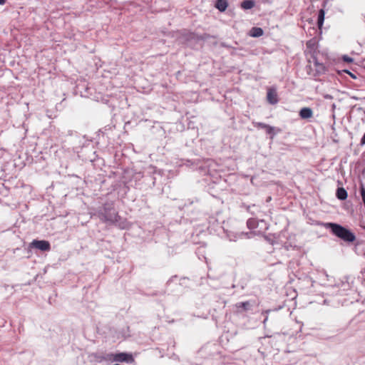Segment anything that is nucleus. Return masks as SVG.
Returning <instances> with one entry per match:
<instances>
[{"label": "nucleus", "instance_id": "nucleus-2", "mask_svg": "<svg viewBox=\"0 0 365 365\" xmlns=\"http://www.w3.org/2000/svg\"><path fill=\"white\" fill-rule=\"evenodd\" d=\"M308 73L313 76H317L324 73L326 71V67L323 63H320L318 60L317 56L308 58Z\"/></svg>", "mask_w": 365, "mask_h": 365}, {"label": "nucleus", "instance_id": "nucleus-6", "mask_svg": "<svg viewBox=\"0 0 365 365\" xmlns=\"http://www.w3.org/2000/svg\"><path fill=\"white\" fill-rule=\"evenodd\" d=\"M31 247L40 250L41 251H49L51 245L48 241L34 240L31 243Z\"/></svg>", "mask_w": 365, "mask_h": 365}, {"label": "nucleus", "instance_id": "nucleus-19", "mask_svg": "<svg viewBox=\"0 0 365 365\" xmlns=\"http://www.w3.org/2000/svg\"><path fill=\"white\" fill-rule=\"evenodd\" d=\"M266 131L268 134L273 133L274 128L268 125L266 128Z\"/></svg>", "mask_w": 365, "mask_h": 365}, {"label": "nucleus", "instance_id": "nucleus-11", "mask_svg": "<svg viewBox=\"0 0 365 365\" xmlns=\"http://www.w3.org/2000/svg\"><path fill=\"white\" fill-rule=\"evenodd\" d=\"M267 101L270 104H276L279 99L277 96V93H267Z\"/></svg>", "mask_w": 365, "mask_h": 365}, {"label": "nucleus", "instance_id": "nucleus-26", "mask_svg": "<svg viewBox=\"0 0 365 365\" xmlns=\"http://www.w3.org/2000/svg\"><path fill=\"white\" fill-rule=\"evenodd\" d=\"M114 365H119V364H114Z\"/></svg>", "mask_w": 365, "mask_h": 365}, {"label": "nucleus", "instance_id": "nucleus-4", "mask_svg": "<svg viewBox=\"0 0 365 365\" xmlns=\"http://www.w3.org/2000/svg\"><path fill=\"white\" fill-rule=\"evenodd\" d=\"M101 220L104 222L114 224L118 222V220H120V217L115 211H113L112 212H107L106 211L105 213L102 215Z\"/></svg>", "mask_w": 365, "mask_h": 365}, {"label": "nucleus", "instance_id": "nucleus-3", "mask_svg": "<svg viewBox=\"0 0 365 365\" xmlns=\"http://www.w3.org/2000/svg\"><path fill=\"white\" fill-rule=\"evenodd\" d=\"M307 49L304 51L306 56L308 58H313L314 56H317L318 51H317V43L314 39H311L308 41L306 43Z\"/></svg>", "mask_w": 365, "mask_h": 365}, {"label": "nucleus", "instance_id": "nucleus-15", "mask_svg": "<svg viewBox=\"0 0 365 365\" xmlns=\"http://www.w3.org/2000/svg\"><path fill=\"white\" fill-rule=\"evenodd\" d=\"M114 225L120 229H126L129 227V222L125 219L121 217L120 220H118V222L114 223Z\"/></svg>", "mask_w": 365, "mask_h": 365}, {"label": "nucleus", "instance_id": "nucleus-20", "mask_svg": "<svg viewBox=\"0 0 365 365\" xmlns=\"http://www.w3.org/2000/svg\"><path fill=\"white\" fill-rule=\"evenodd\" d=\"M267 125H267V124H265V123H257L256 124V126H257V128H264V129H266V128H267Z\"/></svg>", "mask_w": 365, "mask_h": 365}, {"label": "nucleus", "instance_id": "nucleus-9", "mask_svg": "<svg viewBox=\"0 0 365 365\" xmlns=\"http://www.w3.org/2000/svg\"><path fill=\"white\" fill-rule=\"evenodd\" d=\"M252 307V303L250 301L238 302L235 304V307L237 309H242L244 311H247L250 309Z\"/></svg>", "mask_w": 365, "mask_h": 365}, {"label": "nucleus", "instance_id": "nucleus-22", "mask_svg": "<svg viewBox=\"0 0 365 365\" xmlns=\"http://www.w3.org/2000/svg\"><path fill=\"white\" fill-rule=\"evenodd\" d=\"M6 3V0H0V5H4Z\"/></svg>", "mask_w": 365, "mask_h": 365}, {"label": "nucleus", "instance_id": "nucleus-13", "mask_svg": "<svg viewBox=\"0 0 365 365\" xmlns=\"http://www.w3.org/2000/svg\"><path fill=\"white\" fill-rule=\"evenodd\" d=\"M336 197L339 200H345L347 197V192L343 187H339L336 190Z\"/></svg>", "mask_w": 365, "mask_h": 365}, {"label": "nucleus", "instance_id": "nucleus-25", "mask_svg": "<svg viewBox=\"0 0 365 365\" xmlns=\"http://www.w3.org/2000/svg\"><path fill=\"white\" fill-rule=\"evenodd\" d=\"M325 97L326 98H330V96L329 95H327Z\"/></svg>", "mask_w": 365, "mask_h": 365}, {"label": "nucleus", "instance_id": "nucleus-16", "mask_svg": "<svg viewBox=\"0 0 365 365\" xmlns=\"http://www.w3.org/2000/svg\"><path fill=\"white\" fill-rule=\"evenodd\" d=\"M257 221L254 219L251 218L247 220V225L249 229H255L257 226Z\"/></svg>", "mask_w": 365, "mask_h": 365}, {"label": "nucleus", "instance_id": "nucleus-21", "mask_svg": "<svg viewBox=\"0 0 365 365\" xmlns=\"http://www.w3.org/2000/svg\"><path fill=\"white\" fill-rule=\"evenodd\" d=\"M361 145L365 144V134H364V135L361 137Z\"/></svg>", "mask_w": 365, "mask_h": 365}, {"label": "nucleus", "instance_id": "nucleus-10", "mask_svg": "<svg viewBox=\"0 0 365 365\" xmlns=\"http://www.w3.org/2000/svg\"><path fill=\"white\" fill-rule=\"evenodd\" d=\"M228 4L227 0H217L215 7L220 11H225L227 8Z\"/></svg>", "mask_w": 365, "mask_h": 365}, {"label": "nucleus", "instance_id": "nucleus-23", "mask_svg": "<svg viewBox=\"0 0 365 365\" xmlns=\"http://www.w3.org/2000/svg\"><path fill=\"white\" fill-rule=\"evenodd\" d=\"M345 71V72H346V73H349L351 77L355 78V76H354L352 73H351L350 72H349L348 71Z\"/></svg>", "mask_w": 365, "mask_h": 365}, {"label": "nucleus", "instance_id": "nucleus-17", "mask_svg": "<svg viewBox=\"0 0 365 365\" xmlns=\"http://www.w3.org/2000/svg\"><path fill=\"white\" fill-rule=\"evenodd\" d=\"M360 192L362 202L365 204V187L363 184L361 185Z\"/></svg>", "mask_w": 365, "mask_h": 365}, {"label": "nucleus", "instance_id": "nucleus-12", "mask_svg": "<svg viewBox=\"0 0 365 365\" xmlns=\"http://www.w3.org/2000/svg\"><path fill=\"white\" fill-rule=\"evenodd\" d=\"M325 12L324 9H320L318 14L317 24L319 29H322L324 20Z\"/></svg>", "mask_w": 365, "mask_h": 365}, {"label": "nucleus", "instance_id": "nucleus-1", "mask_svg": "<svg viewBox=\"0 0 365 365\" xmlns=\"http://www.w3.org/2000/svg\"><path fill=\"white\" fill-rule=\"evenodd\" d=\"M327 228L331 229L332 233L347 242H352L355 240V235L348 229L342 227L340 225L329 222L325 225Z\"/></svg>", "mask_w": 365, "mask_h": 365}, {"label": "nucleus", "instance_id": "nucleus-14", "mask_svg": "<svg viewBox=\"0 0 365 365\" xmlns=\"http://www.w3.org/2000/svg\"><path fill=\"white\" fill-rule=\"evenodd\" d=\"M255 6L253 0H245L241 4V7L244 9H250Z\"/></svg>", "mask_w": 365, "mask_h": 365}, {"label": "nucleus", "instance_id": "nucleus-8", "mask_svg": "<svg viewBox=\"0 0 365 365\" xmlns=\"http://www.w3.org/2000/svg\"><path fill=\"white\" fill-rule=\"evenodd\" d=\"M264 31L259 27H253L250 31V36L252 37H260L263 35Z\"/></svg>", "mask_w": 365, "mask_h": 365}, {"label": "nucleus", "instance_id": "nucleus-7", "mask_svg": "<svg viewBox=\"0 0 365 365\" xmlns=\"http://www.w3.org/2000/svg\"><path fill=\"white\" fill-rule=\"evenodd\" d=\"M313 112L309 108H303L299 111V115L303 119H307L312 117Z\"/></svg>", "mask_w": 365, "mask_h": 365}, {"label": "nucleus", "instance_id": "nucleus-5", "mask_svg": "<svg viewBox=\"0 0 365 365\" xmlns=\"http://www.w3.org/2000/svg\"><path fill=\"white\" fill-rule=\"evenodd\" d=\"M109 359H112L115 361H120V362H132L133 361V358L132 355L128 354L125 353H119L115 354H111L109 357Z\"/></svg>", "mask_w": 365, "mask_h": 365}, {"label": "nucleus", "instance_id": "nucleus-24", "mask_svg": "<svg viewBox=\"0 0 365 365\" xmlns=\"http://www.w3.org/2000/svg\"><path fill=\"white\" fill-rule=\"evenodd\" d=\"M267 320V317L265 318V319L264 320L263 323L265 324Z\"/></svg>", "mask_w": 365, "mask_h": 365}, {"label": "nucleus", "instance_id": "nucleus-18", "mask_svg": "<svg viewBox=\"0 0 365 365\" xmlns=\"http://www.w3.org/2000/svg\"><path fill=\"white\" fill-rule=\"evenodd\" d=\"M341 59L345 63H350L351 62H353V58L348 56L347 55H344L342 57H341Z\"/></svg>", "mask_w": 365, "mask_h": 365}]
</instances>
